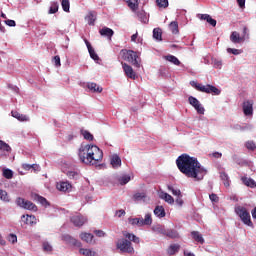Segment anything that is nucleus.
Instances as JSON below:
<instances>
[{
    "mask_svg": "<svg viewBox=\"0 0 256 256\" xmlns=\"http://www.w3.org/2000/svg\"><path fill=\"white\" fill-rule=\"evenodd\" d=\"M79 254L84 255V256H97V252H95L91 249H85V248H80Z\"/></svg>",
    "mask_w": 256,
    "mask_h": 256,
    "instance_id": "36",
    "label": "nucleus"
},
{
    "mask_svg": "<svg viewBox=\"0 0 256 256\" xmlns=\"http://www.w3.org/2000/svg\"><path fill=\"white\" fill-rule=\"evenodd\" d=\"M22 169H24V171H31L32 165L31 164H22Z\"/></svg>",
    "mask_w": 256,
    "mask_h": 256,
    "instance_id": "61",
    "label": "nucleus"
},
{
    "mask_svg": "<svg viewBox=\"0 0 256 256\" xmlns=\"http://www.w3.org/2000/svg\"><path fill=\"white\" fill-rule=\"evenodd\" d=\"M245 147L247 149H249V151H255V149H256L255 142H253V141H247L245 144Z\"/></svg>",
    "mask_w": 256,
    "mask_h": 256,
    "instance_id": "50",
    "label": "nucleus"
},
{
    "mask_svg": "<svg viewBox=\"0 0 256 256\" xmlns=\"http://www.w3.org/2000/svg\"><path fill=\"white\" fill-rule=\"evenodd\" d=\"M42 247H43V251H45V253L53 252V246H51V244H49V242H43Z\"/></svg>",
    "mask_w": 256,
    "mask_h": 256,
    "instance_id": "47",
    "label": "nucleus"
},
{
    "mask_svg": "<svg viewBox=\"0 0 256 256\" xmlns=\"http://www.w3.org/2000/svg\"><path fill=\"white\" fill-rule=\"evenodd\" d=\"M166 237H169L170 239H179V232H177V230L168 229Z\"/></svg>",
    "mask_w": 256,
    "mask_h": 256,
    "instance_id": "39",
    "label": "nucleus"
},
{
    "mask_svg": "<svg viewBox=\"0 0 256 256\" xmlns=\"http://www.w3.org/2000/svg\"><path fill=\"white\" fill-rule=\"evenodd\" d=\"M100 35H102L103 37H108V39H111V37H113V35H115V32L113 31V29L108 28V27H103L100 31H99Z\"/></svg>",
    "mask_w": 256,
    "mask_h": 256,
    "instance_id": "21",
    "label": "nucleus"
},
{
    "mask_svg": "<svg viewBox=\"0 0 256 256\" xmlns=\"http://www.w3.org/2000/svg\"><path fill=\"white\" fill-rule=\"evenodd\" d=\"M153 37L156 41H163V30H161V28H154Z\"/></svg>",
    "mask_w": 256,
    "mask_h": 256,
    "instance_id": "33",
    "label": "nucleus"
},
{
    "mask_svg": "<svg viewBox=\"0 0 256 256\" xmlns=\"http://www.w3.org/2000/svg\"><path fill=\"white\" fill-rule=\"evenodd\" d=\"M111 165L114 169H117L121 166V157L119 155L114 154L111 158Z\"/></svg>",
    "mask_w": 256,
    "mask_h": 256,
    "instance_id": "24",
    "label": "nucleus"
},
{
    "mask_svg": "<svg viewBox=\"0 0 256 256\" xmlns=\"http://www.w3.org/2000/svg\"><path fill=\"white\" fill-rule=\"evenodd\" d=\"M227 53H231L232 55H241V50L235 48H228Z\"/></svg>",
    "mask_w": 256,
    "mask_h": 256,
    "instance_id": "51",
    "label": "nucleus"
},
{
    "mask_svg": "<svg viewBox=\"0 0 256 256\" xmlns=\"http://www.w3.org/2000/svg\"><path fill=\"white\" fill-rule=\"evenodd\" d=\"M59 11V3L58 2H52L50 9L48 11L49 15H53Z\"/></svg>",
    "mask_w": 256,
    "mask_h": 256,
    "instance_id": "40",
    "label": "nucleus"
},
{
    "mask_svg": "<svg viewBox=\"0 0 256 256\" xmlns=\"http://www.w3.org/2000/svg\"><path fill=\"white\" fill-rule=\"evenodd\" d=\"M9 153H11V146L3 140H0V156L5 157V155H9Z\"/></svg>",
    "mask_w": 256,
    "mask_h": 256,
    "instance_id": "13",
    "label": "nucleus"
},
{
    "mask_svg": "<svg viewBox=\"0 0 256 256\" xmlns=\"http://www.w3.org/2000/svg\"><path fill=\"white\" fill-rule=\"evenodd\" d=\"M53 61H54V65H55L56 67H61V57H59V56H54Z\"/></svg>",
    "mask_w": 256,
    "mask_h": 256,
    "instance_id": "54",
    "label": "nucleus"
},
{
    "mask_svg": "<svg viewBox=\"0 0 256 256\" xmlns=\"http://www.w3.org/2000/svg\"><path fill=\"white\" fill-rule=\"evenodd\" d=\"M241 181L243 183V185H245L246 187H250V189H255L256 187V182L255 180H253V178H249V177H242Z\"/></svg>",
    "mask_w": 256,
    "mask_h": 256,
    "instance_id": "18",
    "label": "nucleus"
},
{
    "mask_svg": "<svg viewBox=\"0 0 256 256\" xmlns=\"http://www.w3.org/2000/svg\"><path fill=\"white\" fill-rule=\"evenodd\" d=\"M188 101H189L190 105H192V107H194V109L197 111V113L199 115H205V108L201 105V102H199V100H197V98L190 96L188 98Z\"/></svg>",
    "mask_w": 256,
    "mask_h": 256,
    "instance_id": "8",
    "label": "nucleus"
},
{
    "mask_svg": "<svg viewBox=\"0 0 256 256\" xmlns=\"http://www.w3.org/2000/svg\"><path fill=\"white\" fill-rule=\"evenodd\" d=\"M242 37H244V41L246 39H249V28H247V26H244L243 27V34H242Z\"/></svg>",
    "mask_w": 256,
    "mask_h": 256,
    "instance_id": "53",
    "label": "nucleus"
},
{
    "mask_svg": "<svg viewBox=\"0 0 256 256\" xmlns=\"http://www.w3.org/2000/svg\"><path fill=\"white\" fill-rule=\"evenodd\" d=\"M93 234L87 233V232H82L80 234V239L82 241H85V243H92L93 242Z\"/></svg>",
    "mask_w": 256,
    "mask_h": 256,
    "instance_id": "25",
    "label": "nucleus"
},
{
    "mask_svg": "<svg viewBox=\"0 0 256 256\" xmlns=\"http://www.w3.org/2000/svg\"><path fill=\"white\" fill-rule=\"evenodd\" d=\"M230 41L235 44L243 43V41H245V37H242L239 32L234 31L230 35Z\"/></svg>",
    "mask_w": 256,
    "mask_h": 256,
    "instance_id": "15",
    "label": "nucleus"
},
{
    "mask_svg": "<svg viewBox=\"0 0 256 256\" xmlns=\"http://www.w3.org/2000/svg\"><path fill=\"white\" fill-rule=\"evenodd\" d=\"M157 6L162 9L169 7V0H156Z\"/></svg>",
    "mask_w": 256,
    "mask_h": 256,
    "instance_id": "46",
    "label": "nucleus"
},
{
    "mask_svg": "<svg viewBox=\"0 0 256 256\" xmlns=\"http://www.w3.org/2000/svg\"><path fill=\"white\" fill-rule=\"evenodd\" d=\"M164 59L166 61H169V63H173V65H181V61H179V58L174 56V55H167V56H164Z\"/></svg>",
    "mask_w": 256,
    "mask_h": 256,
    "instance_id": "28",
    "label": "nucleus"
},
{
    "mask_svg": "<svg viewBox=\"0 0 256 256\" xmlns=\"http://www.w3.org/2000/svg\"><path fill=\"white\" fill-rule=\"evenodd\" d=\"M78 156L85 165H97L103 161V151L97 145H81Z\"/></svg>",
    "mask_w": 256,
    "mask_h": 256,
    "instance_id": "2",
    "label": "nucleus"
},
{
    "mask_svg": "<svg viewBox=\"0 0 256 256\" xmlns=\"http://www.w3.org/2000/svg\"><path fill=\"white\" fill-rule=\"evenodd\" d=\"M3 177H5V179H13V170L4 169L3 170Z\"/></svg>",
    "mask_w": 256,
    "mask_h": 256,
    "instance_id": "48",
    "label": "nucleus"
},
{
    "mask_svg": "<svg viewBox=\"0 0 256 256\" xmlns=\"http://www.w3.org/2000/svg\"><path fill=\"white\" fill-rule=\"evenodd\" d=\"M32 169L37 173L38 171H41V166H39V164H32Z\"/></svg>",
    "mask_w": 256,
    "mask_h": 256,
    "instance_id": "62",
    "label": "nucleus"
},
{
    "mask_svg": "<svg viewBox=\"0 0 256 256\" xmlns=\"http://www.w3.org/2000/svg\"><path fill=\"white\" fill-rule=\"evenodd\" d=\"M240 9H245V0H237Z\"/></svg>",
    "mask_w": 256,
    "mask_h": 256,
    "instance_id": "63",
    "label": "nucleus"
},
{
    "mask_svg": "<svg viewBox=\"0 0 256 256\" xmlns=\"http://www.w3.org/2000/svg\"><path fill=\"white\" fill-rule=\"evenodd\" d=\"M154 215H156V217H159L160 219L165 217V208H163V206H156L154 209Z\"/></svg>",
    "mask_w": 256,
    "mask_h": 256,
    "instance_id": "29",
    "label": "nucleus"
},
{
    "mask_svg": "<svg viewBox=\"0 0 256 256\" xmlns=\"http://www.w3.org/2000/svg\"><path fill=\"white\" fill-rule=\"evenodd\" d=\"M191 236H192V239H194V241H196L197 243H200L201 245L205 243V239H203V235H201L199 231H192Z\"/></svg>",
    "mask_w": 256,
    "mask_h": 256,
    "instance_id": "23",
    "label": "nucleus"
},
{
    "mask_svg": "<svg viewBox=\"0 0 256 256\" xmlns=\"http://www.w3.org/2000/svg\"><path fill=\"white\" fill-rule=\"evenodd\" d=\"M133 201H145L147 194L145 192H137L132 197Z\"/></svg>",
    "mask_w": 256,
    "mask_h": 256,
    "instance_id": "34",
    "label": "nucleus"
},
{
    "mask_svg": "<svg viewBox=\"0 0 256 256\" xmlns=\"http://www.w3.org/2000/svg\"><path fill=\"white\" fill-rule=\"evenodd\" d=\"M169 29L173 35H177L179 33V23L177 21H173L169 24Z\"/></svg>",
    "mask_w": 256,
    "mask_h": 256,
    "instance_id": "37",
    "label": "nucleus"
},
{
    "mask_svg": "<svg viewBox=\"0 0 256 256\" xmlns=\"http://www.w3.org/2000/svg\"><path fill=\"white\" fill-rule=\"evenodd\" d=\"M56 189H58V191H62V193H71L73 185H71V183H69L68 181H61L56 184Z\"/></svg>",
    "mask_w": 256,
    "mask_h": 256,
    "instance_id": "11",
    "label": "nucleus"
},
{
    "mask_svg": "<svg viewBox=\"0 0 256 256\" xmlns=\"http://www.w3.org/2000/svg\"><path fill=\"white\" fill-rule=\"evenodd\" d=\"M235 213L240 217L242 223L248 227H253V221H251V214L247 211V208L238 206L235 208Z\"/></svg>",
    "mask_w": 256,
    "mask_h": 256,
    "instance_id": "6",
    "label": "nucleus"
},
{
    "mask_svg": "<svg viewBox=\"0 0 256 256\" xmlns=\"http://www.w3.org/2000/svg\"><path fill=\"white\" fill-rule=\"evenodd\" d=\"M176 165L183 175L196 181H202L203 177L207 175V170L201 166L197 158L188 154L180 155L176 160Z\"/></svg>",
    "mask_w": 256,
    "mask_h": 256,
    "instance_id": "1",
    "label": "nucleus"
},
{
    "mask_svg": "<svg viewBox=\"0 0 256 256\" xmlns=\"http://www.w3.org/2000/svg\"><path fill=\"white\" fill-rule=\"evenodd\" d=\"M122 65V69L126 75V77H128V79H137V74L135 73V71L133 70V67H131V65L125 63V62H121Z\"/></svg>",
    "mask_w": 256,
    "mask_h": 256,
    "instance_id": "9",
    "label": "nucleus"
},
{
    "mask_svg": "<svg viewBox=\"0 0 256 256\" xmlns=\"http://www.w3.org/2000/svg\"><path fill=\"white\" fill-rule=\"evenodd\" d=\"M120 56L124 61H128V63H131L134 67H141V58H139V55H137V52L133 50H127L122 49L120 51Z\"/></svg>",
    "mask_w": 256,
    "mask_h": 256,
    "instance_id": "4",
    "label": "nucleus"
},
{
    "mask_svg": "<svg viewBox=\"0 0 256 256\" xmlns=\"http://www.w3.org/2000/svg\"><path fill=\"white\" fill-rule=\"evenodd\" d=\"M220 178L223 181V184L226 187H229V185H230V183H229V175H227V173H225V172H222V173H220Z\"/></svg>",
    "mask_w": 256,
    "mask_h": 256,
    "instance_id": "44",
    "label": "nucleus"
},
{
    "mask_svg": "<svg viewBox=\"0 0 256 256\" xmlns=\"http://www.w3.org/2000/svg\"><path fill=\"white\" fill-rule=\"evenodd\" d=\"M88 25H95V21L97 20V15L94 12H89L85 17Z\"/></svg>",
    "mask_w": 256,
    "mask_h": 256,
    "instance_id": "27",
    "label": "nucleus"
},
{
    "mask_svg": "<svg viewBox=\"0 0 256 256\" xmlns=\"http://www.w3.org/2000/svg\"><path fill=\"white\" fill-rule=\"evenodd\" d=\"M80 133L84 137V139H86V141H93L94 137L93 134H91V132L87 130H81Z\"/></svg>",
    "mask_w": 256,
    "mask_h": 256,
    "instance_id": "42",
    "label": "nucleus"
},
{
    "mask_svg": "<svg viewBox=\"0 0 256 256\" xmlns=\"http://www.w3.org/2000/svg\"><path fill=\"white\" fill-rule=\"evenodd\" d=\"M160 198L164 199V201H166V203H169V205H173V203H175V199H173V196L166 192H162L160 194Z\"/></svg>",
    "mask_w": 256,
    "mask_h": 256,
    "instance_id": "26",
    "label": "nucleus"
},
{
    "mask_svg": "<svg viewBox=\"0 0 256 256\" xmlns=\"http://www.w3.org/2000/svg\"><path fill=\"white\" fill-rule=\"evenodd\" d=\"M34 201H37L41 205H44V207H47V205H49V202L45 199V197L39 196L38 194L34 195Z\"/></svg>",
    "mask_w": 256,
    "mask_h": 256,
    "instance_id": "38",
    "label": "nucleus"
},
{
    "mask_svg": "<svg viewBox=\"0 0 256 256\" xmlns=\"http://www.w3.org/2000/svg\"><path fill=\"white\" fill-rule=\"evenodd\" d=\"M11 113H12V117L17 119L18 121H29V118L27 117V115L21 114L17 111H12Z\"/></svg>",
    "mask_w": 256,
    "mask_h": 256,
    "instance_id": "32",
    "label": "nucleus"
},
{
    "mask_svg": "<svg viewBox=\"0 0 256 256\" xmlns=\"http://www.w3.org/2000/svg\"><path fill=\"white\" fill-rule=\"evenodd\" d=\"M209 199L212 201V203H219V196H217L215 193L210 194Z\"/></svg>",
    "mask_w": 256,
    "mask_h": 256,
    "instance_id": "52",
    "label": "nucleus"
},
{
    "mask_svg": "<svg viewBox=\"0 0 256 256\" xmlns=\"http://www.w3.org/2000/svg\"><path fill=\"white\" fill-rule=\"evenodd\" d=\"M198 17L201 21H207L212 27L217 26V20L213 19L209 14H198Z\"/></svg>",
    "mask_w": 256,
    "mask_h": 256,
    "instance_id": "14",
    "label": "nucleus"
},
{
    "mask_svg": "<svg viewBox=\"0 0 256 256\" xmlns=\"http://www.w3.org/2000/svg\"><path fill=\"white\" fill-rule=\"evenodd\" d=\"M179 249H181L179 244H171L167 249V253L168 255H175V253H179Z\"/></svg>",
    "mask_w": 256,
    "mask_h": 256,
    "instance_id": "30",
    "label": "nucleus"
},
{
    "mask_svg": "<svg viewBox=\"0 0 256 256\" xmlns=\"http://www.w3.org/2000/svg\"><path fill=\"white\" fill-rule=\"evenodd\" d=\"M63 239L66 241V243H69L70 245H74V247H81V242L70 235H64Z\"/></svg>",
    "mask_w": 256,
    "mask_h": 256,
    "instance_id": "20",
    "label": "nucleus"
},
{
    "mask_svg": "<svg viewBox=\"0 0 256 256\" xmlns=\"http://www.w3.org/2000/svg\"><path fill=\"white\" fill-rule=\"evenodd\" d=\"M116 215L118 217H123V215H125V210L121 209V210L116 211Z\"/></svg>",
    "mask_w": 256,
    "mask_h": 256,
    "instance_id": "64",
    "label": "nucleus"
},
{
    "mask_svg": "<svg viewBox=\"0 0 256 256\" xmlns=\"http://www.w3.org/2000/svg\"><path fill=\"white\" fill-rule=\"evenodd\" d=\"M94 233L97 237H105V232H103V230H95Z\"/></svg>",
    "mask_w": 256,
    "mask_h": 256,
    "instance_id": "59",
    "label": "nucleus"
},
{
    "mask_svg": "<svg viewBox=\"0 0 256 256\" xmlns=\"http://www.w3.org/2000/svg\"><path fill=\"white\" fill-rule=\"evenodd\" d=\"M157 231H158V233H160V235L167 236V229H165L164 227H158Z\"/></svg>",
    "mask_w": 256,
    "mask_h": 256,
    "instance_id": "57",
    "label": "nucleus"
},
{
    "mask_svg": "<svg viewBox=\"0 0 256 256\" xmlns=\"http://www.w3.org/2000/svg\"><path fill=\"white\" fill-rule=\"evenodd\" d=\"M139 219V223H138V227H143L145 225H152L153 223V218L151 217V213H148L145 215V218H138Z\"/></svg>",
    "mask_w": 256,
    "mask_h": 256,
    "instance_id": "16",
    "label": "nucleus"
},
{
    "mask_svg": "<svg viewBox=\"0 0 256 256\" xmlns=\"http://www.w3.org/2000/svg\"><path fill=\"white\" fill-rule=\"evenodd\" d=\"M70 221L75 225V227H83V225L87 223V218L82 215H74L71 217Z\"/></svg>",
    "mask_w": 256,
    "mask_h": 256,
    "instance_id": "10",
    "label": "nucleus"
},
{
    "mask_svg": "<svg viewBox=\"0 0 256 256\" xmlns=\"http://www.w3.org/2000/svg\"><path fill=\"white\" fill-rule=\"evenodd\" d=\"M84 41L86 43V47L88 49L91 59H93L94 61H99V56L97 55V53H95V49H93V46H91V43H89L87 39H85Z\"/></svg>",
    "mask_w": 256,
    "mask_h": 256,
    "instance_id": "17",
    "label": "nucleus"
},
{
    "mask_svg": "<svg viewBox=\"0 0 256 256\" xmlns=\"http://www.w3.org/2000/svg\"><path fill=\"white\" fill-rule=\"evenodd\" d=\"M66 175L68 179H71L72 181H77L78 179H81V174L77 171H68Z\"/></svg>",
    "mask_w": 256,
    "mask_h": 256,
    "instance_id": "31",
    "label": "nucleus"
},
{
    "mask_svg": "<svg viewBox=\"0 0 256 256\" xmlns=\"http://www.w3.org/2000/svg\"><path fill=\"white\" fill-rule=\"evenodd\" d=\"M181 197H183V195H181V196H177V198H176V203H177V205H179L180 207H182V205H183V199L181 198Z\"/></svg>",
    "mask_w": 256,
    "mask_h": 256,
    "instance_id": "60",
    "label": "nucleus"
},
{
    "mask_svg": "<svg viewBox=\"0 0 256 256\" xmlns=\"http://www.w3.org/2000/svg\"><path fill=\"white\" fill-rule=\"evenodd\" d=\"M8 241H9L10 243H17V235H15V234H10V235L8 236Z\"/></svg>",
    "mask_w": 256,
    "mask_h": 256,
    "instance_id": "55",
    "label": "nucleus"
},
{
    "mask_svg": "<svg viewBox=\"0 0 256 256\" xmlns=\"http://www.w3.org/2000/svg\"><path fill=\"white\" fill-rule=\"evenodd\" d=\"M129 223L132 225H137L139 227V218H131Z\"/></svg>",
    "mask_w": 256,
    "mask_h": 256,
    "instance_id": "58",
    "label": "nucleus"
},
{
    "mask_svg": "<svg viewBox=\"0 0 256 256\" xmlns=\"http://www.w3.org/2000/svg\"><path fill=\"white\" fill-rule=\"evenodd\" d=\"M4 23L6 25H8V27H15L17 25V23L15 22V20H5Z\"/></svg>",
    "mask_w": 256,
    "mask_h": 256,
    "instance_id": "56",
    "label": "nucleus"
},
{
    "mask_svg": "<svg viewBox=\"0 0 256 256\" xmlns=\"http://www.w3.org/2000/svg\"><path fill=\"white\" fill-rule=\"evenodd\" d=\"M123 236L125 238H121L117 241L116 248L120 251V253H128L133 255V253H135V248H133L131 241L139 245L141 240L139 237L135 236V234H131L127 231L123 232Z\"/></svg>",
    "mask_w": 256,
    "mask_h": 256,
    "instance_id": "3",
    "label": "nucleus"
},
{
    "mask_svg": "<svg viewBox=\"0 0 256 256\" xmlns=\"http://www.w3.org/2000/svg\"><path fill=\"white\" fill-rule=\"evenodd\" d=\"M242 109L246 117H251L253 115V101L247 100L243 102Z\"/></svg>",
    "mask_w": 256,
    "mask_h": 256,
    "instance_id": "12",
    "label": "nucleus"
},
{
    "mask_svg": "<svg viewBox=\"0 0 256 256\" xmlns=\"http://www.w3.org/2000/svg\"><path fill=\"white\" fill-rule=\"evenodd\" d=\"M190 85L194 87V89H196L197 91H200L201 93H212V95H221V90H219V88L211 84L203 85L195 81H191Z\"/></svg>",
    "mask_w": 256,
    "mask_h": 256,
    "instance_id": "5",
    "label": "nucleus"
},
{
    "mask_svg": "<svg viewBox=\"0 0 256 256\" xmlns=\"http://www.w3.org/2000/svg\"><path fill=\"white\" fill-rule=\"evenodd\" d=\"M0 199L5 203H9V201H11V199H9V194H7V191L2 189H0Z\"/></svg>",
    "mask_w": 256,
    "mask_h": 256,
    "instance_id": "43",
    "label": "nucleus"
},
{
    "mask_svg": "<svg viewBox=\"0 0 256 256\" xmlns=\"http://www.w3.org/2000/svg\"><path fill=\"white\" fill-rule=\"evenodd\" d=\"M60 3L62 5L63 11H65V13H69V9H71V3L69 0H60Z\"/></svg>",
    "mask_w": 256,
    "mask_h": 256,
    "instance_id": "41",
    "label": "nucleus"
},
{
    "mask_svg": "<svg viewBox=\"0 0 256 256\" xmlns=\"http://www.w3.org/2000/svg\"><path fill=\"white\" fill-rule=\"evenodd\" d=\"M87 87L93 93H102L103 92V88L100 87L99 85H97V83H95V82H89L87 84Z\"/></svg>",
    "mask_w": 256,
    "mask_h": 256,
    "instance_id": "22",
    "label": "nucleus"
},
{
    "mask_svg": "<svg viewBox=\"0 0 256 256\" xmlns=\"http://www.w3.org/2000/svg\"><path fill=\"white\" fill-rule=\"evenodd\" d=\"M168 191H171L175 197H181V190L175 189L173 186H168Z\"/></svg>",
    "mask_w": 256,
    "mask_h": 256,
    "instance_id": "49",
    "label": "nucleus"
},
{
    "mask_svg": "<svg viewBox=\"0 0 256 256\" xmlns=\"http://www.w3.org/2000/svg\"><path fill=\"white\" fill-rule=\"evenodd\" d=\"M128 7L132 9V11H137L139 9V0H125Z\"/></svg>",
    "mask_w": 256,
    "mask_h": 256,
    "instance_id": "35",
    "label": "nucleus"
},
{
    "mask_svg": "<svg viewBox=\"0 0 256 256\" xmlns=\"http://www.w3.org/2000/svg\"><path fill=\"white\" fill-rule=\"evenodd\" d=\"M22 221H24V223H26V225H37V218L33 215H23L22 216Z\"/></svg>",
    "mask_w": 256,
    "mask_h": 256,
    "instance_id": "19",
    "label": "nucleus"
},
{
    "mask_svg": "<svg viewBox=\"0 0 256 256\" xmlns=\"http://www.w3.org/2000/svg\"><path fill=\"white\" fill-rule=\"evenodd\" d=\"M16 203L18 207H21L22 209H27L28 211H37V205H35L33 202L29 200H25V198H17Z\"/></svg>",
    "mask_w": 256,
    "mask_h": 256,
    "instance_id": "7",
    "label": "nucleus"
},
{
    "mask_svg": "<svg viewBox=\"0 0 256 256\" xmlns=\"http://www.w3.org/2000/svg\"><path fill=\"white\" fill-rule=\"evenodd\" d=\"M120 185H127V183H129V181H131V176L129 175H124V176H121L119 179H118Z\"/></svg>",
    "mask_w": 256,
    "mask_h": 256,
    "instance_id": "45",
    "label": "nucleus"
}]
</instances>
